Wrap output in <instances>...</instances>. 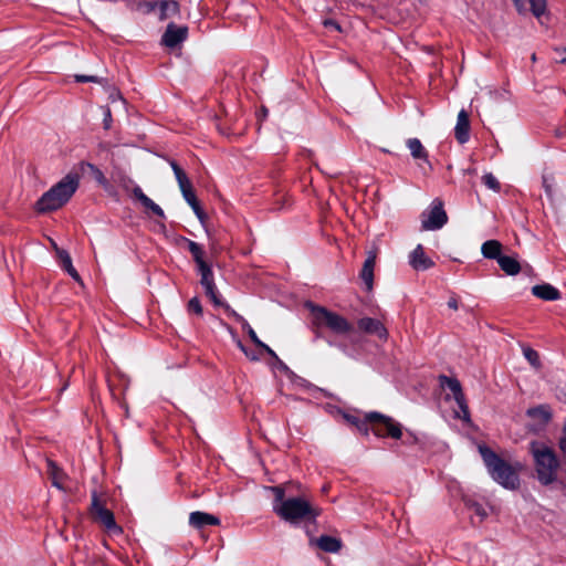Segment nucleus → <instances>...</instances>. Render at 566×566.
I'll return each mask as SVG.
<instances>
[{
	"label": "nucleus",
	"mask_w": 566,
	"mask_h": 566,
	"mask_svg": "<svg viewBox=\"0 0 566 566\" xmlns=\"http://www.w3.org/2000/svg\"><path fill=\"white\" fill-rule=\"evenodd\" d=\"M290 484L271 486L274 494L273 512L290 524L315 523L322 509L305 494L286 496Z\"/></svg>",
	"instance_id": "obj_1"
},
{
	"label": "nucleus",
	"mask_w": 566,
	"mask_h": 566,
	"mask_svg": "<svg viewBox=\"0 0 566 566\" xmlns=\"http://www.w3.org/2000/svg\"><path fill=\"white\" fill-rule=\"evenodd\" d=\"M80 186V174L69 172L56 185L44 192L36 201L39 212H51L63 207L75 193Z\"/></svg>",
	"instance_id": "obj_2"
},
{
	"label": "nucleus",
	"mask_w": 566,
	"mask_h": 566,
	"mask_svg": "<svg viewBox=\"0 0 566 566\" xmlns=\"http://www.w3.org/2000/svg\"><path fill=\"white\" fill-rule=\"evenodd\" d=\"M479 451L494 481L505 489L515 490L518 486L520 479L517 472L521 468L520 464L512 465L507 463L485 446H480Z\"/></svg>",
	"instance_id": "obj_3"
},
{
	"label": "nucleus",
	"mask_w": 566,
	"mask_h": 566,
	"mask_svg": "<svg viewBox=\"0 0 566 566\" xmlns=\"http://www.w3.org/2000/svg\"><path fill=\"white\" fill-rule=\"evenodd\" d=\"M306 306L311 312L312 325L316 329L317 336L323 328L337 336H346L354 331V325L343 315L313 303H308Z\"/></svg>",
	"instance_id": "obj_4"
},
{
	"label": "nucleus",
	"mask_w": 566,
	"mask_h": 566,
	"mask_svg": "<svg viewBox=\"0 0 566 566\" xmlns=\"http://www.w3.org/2000/svg\"><path fill=\"white\" fill-rule=\"evenodd\" d=\"M530 451L534 459L538 481L548 485L556 481L559 461L555 452L545 443L533 441Z\"/></svg>",
	"instance_id": "obj_5"
},
{
	"label": "nucleus",
	"mask_w": 566,
	"mask_h": 566,
	"mask_svg": "<svg viewBox=\"0 0 566 566\" xmlns=\"http://www.w3.org/2000/svg\"><path fill=\"white\" fill-rule=\"evenodd\" d=\"M188 249L197 264L198 273L200 274V284L205 289L206 295L211 300L216 306H224L214 284V277L211 266L203 259V250L200 244L195 241L188 242Z\"/></svg>",
	"instance_id": "obj_6"
},
{
	"label": "nucleus",
	"mask_w": 566,
	"mask_h": 566,
	"mask_svg": "<svg viewBox=\"0 0 566 566\" xmlns=\"http://www.w3.org/2000/svg\"><path fill=\"white\" fill-rule=\"evenodd\" d=\"M91 515L106 532L112 534L123 532L122 527L117 525L113 512L106 507L105 500L95 492L92 494Z\"/></svg>",
	"instance_id": "obj_7"
},
{
	"label": "nucleus",
	"mask_w": 566,
	"mask_h": 566,
	"mask_svg": "<svg viewBox=\"0 0 566 566\" xmlns=\"http://www.w3.org/2000/svg\"><path fill=\"white\" fill-rule=\"evenodd\" d=\"M420 220L422 231L441 229L448 222L443 201L440 198L433 199L430 206L421 213Z\"/></svg>",
	"instance_id": "obj_8"
},
{
	"label": "nucleus",
	"mask_w": 566,
	"mask_h": 566,
	"mask_svg": "<svg viewBox=\"0 0 566 566\" xmlns=\"http://www.w3.org/2000/svg\"><path fill=\"white\" fill-rule=\"evenodd\" d=\"M367 420L371 424V431L377 437H390L392 439H400L402 436L400 423L388 416L379 412H369L367 413Z\"/></svg>",
	"instance_id": "obj_9"
},
{
	"label": "nucleus",
	"mask_w": 566,
	"mask_h": 566,
	"mask_svg": "<svg viewBox=\"0 0 566 566\" xmlns=\"http://www.w3.org/2000/svg\"><path fill=\"white\" fill-rule=\"evenodd\" d=\"M440 384H441V386L447 387L452 391L453 398H454L459 409L462 412L461 417L464 420H469V418H470L469 407L467 405L465 397L462 391L460 381L455 378L440 376Z\"/></svg>",
	"instance_id": "obj_10"
},
{
	"label": "nucleus",
	"mask_w": 566,
	"mask_h": 566,
	"mask_svg": "<svg viewBox=\"0 0 566 566\" xmlns=\"http://www.w3.org/2000/svg\"><path fill=\"white\" fill-rule=\"evenodd\" d=\"M526 415L531 419L530 427L533 431L542 430L552 419V410L547 405L530 408Z\"/></svg>",
	"instance_id": "obj_11"
},
{
	"label": "nucleus",
	"mask_w": 566,
	"mask_h": 566,
	"mask_svg": "<svg viewBox=\"0 0 566 566\" xmlns=\"http://www.w3.org/2000/svg\"><path fill=\"white\" fill-rule=\"evenodd\" d=\"M188 28L177 27L174 23H169L161 38V42L167 48H175L187 39Z\"/></svg>",
	"instance_id": "obj_12"
},
{
	"label": "nucleus",
	"mask_w": 566,
	"mask_h": 566,
	"mask_svg": "<svg viewBox=\"0 0 566 566\" xmlns=\"http://www.w3.org/2000/svg\"><path fill=\"white\" fill-rule=\"evenodd\" d=\"M358 328L366 334L377 335L380 339L386 340L388 332L382 323L371 317H363L357 322Z\"/></svg>",
	"instance_id": "obj_13"
},
{
	"label": "nucleus",
	"mask_w": 566,
	"mask_h": 566,
	"mask_svg": "<svg viewBox=\"0 0 566 566\" xmlns=\"http://www.w3.org/2000/svg\"><path fill=\"white\" fill-rule=\"evenodd\" d=\"M377 253V248H374L367 252V259L365 260L360 271V277L368 290H371L374 283V268L376 264Z\"/></svg>",
	"instance_id": "obj_14"
},
{
	"label": "nucleus",
	"mask_w": 566,
	"mask_h": 566,
	"mask_svg": "<svg viewBox=\"0 0 566 566\" xmlns=\"http://www.w3.org/2000/svg\"><path fill=\"white\" fill-rule=\"evenodd\" d=\"M410 265L417 271H424L433 266V261L426 255L423 247L418 244L409 255Z\"/></svg>",
	"instance_id": "obj_15"
},
{
	"label": "nucleus",
	"mask_w": 566,
	"mask_h": 566,
	"mask_svg": "<svg viewBox=\"0 0 566 566\" xmlns=\"http://www.w3.org/2000/svg\"><path fill=\"white\" fill-rule=\"evenodd\" d=\"M454 135L460 144H464L469 140L470 136V120L469 114L465 109H461L458 114L457 125L454 128Z\"/></svg>",
	"instance_id": "obj_16"
},
{
	"label": "nucleus",
	"mask_w": 566,
	"mask_h": 566,
	"mask_svg": "<svg viewBox=\"0 0 566 566\" xmlns=\"http://www.w3.org/2000/svg\"><path fill=\"white\" fill-rule=\"evenodd\" d=\"M189 524L192 527L200 530V528L205 527L206 525H219L220 520L217 516L211 515L209 513L196 511V512L190 513Z\"/></svg>",
	"instance_id": "obj_17"
},
{
	"label": "nucleus",
	"mask_w": 566,
	"mask_h": 566,
	"mask_svg": "<svg viewBox=\"0 0 566 566\" xmlns=\"http://www.w3.org/2000/svg\"><path fill=\"white\" fill-rule=\"evenodd\" d=\"M532 293L544 301H556L560 298V292L547 283L533 286Z\"/></svg>",
	"instance_id": "obj_18"
},
{
	"label": "nucleus",
	"mask_w": 566,
	"mask_h": 566,
	"mask_svg": "<svg viewBox=\"0 0 566 566\" xmlns=\"http://www.w3.org/2000/svg\"><path fill=\"white\" fill-rule=\"evenodd\" d=\"M54 249L56 251V255L61 262V265L63 266V269L77 282L80 283L81 285H83V282H82V279L78 274V272L75 270V268L73 266L72 264V260H71V256L70 254L63 250V249H60L56 247V244H54Z\"/></svg>",
	"instance_id": "obj_19"
},
{
	"label": "nucleus",
	"mask_w": 566,
	"mask_h": 566,
	"mask_svg": "<svg viewBox=\"0 0 566 566\" xmlns=\"http://www.w3.org/2000/svg\"><path fill=\"white\" fill-rule=\"evenodd\" d=\"M133 195L134 197L140 201V203L148 210H150L154 214H156L159 218H165L164 210L155 203L149 197H147L140 187H134L133 188Z\"/></svg>",
	"instance_id": "obj_20"
},
{
	"label": "nucleus",
	"mask_w": 566,
	"mask_h": 566,
	"mask_svg": "<svg viewBox=\"0 0 566 566\" xmlns=\"http://www.w3.org/2000/svg\"><path fill=\"white\" fill-rule=\"evenodd\" d=\"M133 195L134 197L140 201V203L148 210H150L154 214H156L159 218H165L164 210L155 203L149 197H147L140 187H134L133 188Z\"/></svg>",
	"instance_id": "obj_21"
},
{
	"label": "nucleus",
	"mask_w": 566,
	"mask_h": 566,
	"mask_svg": "<svg viewBox=\"0 0 566 566\" xmlns=\"http://www.w3.org/2000/svg\"><path fill=\"white\" fill-rule=\"evenodd\" d=\"M407 147L413 159H421L430 166L428 151L418 138H409L407 140Z\"/></svg>",
	"instance_id": "obj_22"
},
{
	"label": "nucleus",
	"mask_w": 566,
	"mask_h": 566,
	"mask_svg": "<svg viewBox=\"0 0 566 566\" xmlns=\"http://www.w3.org/2000/svg\"><path fill=\"white\" fill-rule=\"evenodd\" d=\"M316 545L324 552L337 553L342 548L340 539L327 535H323L316 539Z\"/></svg>",
	"instance_id": "obj_23"
},
{
	"label": "nucleus",
	"mask_w": 566,
	"mask_h": 566,
	"mask_svg": "<svg viewBox=\"0 0 566 566\" xmlns=\"http://www.w3.org/2000/svg\"><path fill=\"white\" fill-rule=\"evenodd\" d=\"M502 244L497 240H488L482 244L481 252L486 259L497 260L502 256Z\"/></svg>",
	"instance_id": "obj_24"
},
{
	"label": "nucleus",
	"mask_w": 566,
	"mask_h": 566,
	"mask_svg": "<svg viewBox=\"0 0 566 566\" xmlns=\"http://www.w3.org/2000/svg\"><path fill=\"white\" fill-rule=\"evenodd\" d=\"M497 263L507 275H516L521 271V265L515 258L502 255Z\"/></svg>",
	"instance_id": "obj_25"
},
{
	"label": "nucleus",
	"mask_w": 566,
	"mask_h": 566,
	"mask_svg": "<svg viewBox=\"0 0 566 566\" xmlns=\"http://www.w3.org/2000/svg\"><path fill=\"white\" fill-rule=\"evenodd\" d=\"M159 19L166 20L179 13V3L175 0H166L159 3Z\"/></svg>",
	"instance_id": "obj_26"
},
{
	"label": "nucleus",
	"mask_w": 566,
	"mask_h": 566,
	"mask_svg": "<svg viewBox=\"0 0 566 566\" xmlns=\"http://www.w3.org/2000/svg\"><path fill=\"white\" fill-rule=\"evenodd\" d=\"M170 166L175 172L180 191L182 192V191L192 189V185H191L189 178L187 177L186 172L177 165V163L171 161Z\"/></svg>",
	"instance_id": "obj_27"
},
{
	"label": "nucleus",
	"mask_w": 566,
	"mask_h": 566,
	"mask_svg": "<svg viewBox=\"0 0 566 566\" xmlns=\"http://www.w3.org/2000/svg\"><path fill=\"white\" fill-rule=\"evenodd\" d=\"M48 473L52 480L54 486L59 489H63V478L64 473L59 469V467L53 461H48Z\"/></svg>",
	"instance_id": "obj_28"
},
{
	"label": "nucleus",
	"mask_w": 566,
	"mask_h": 566,
	"mask_svg": "<svg viewBox=\"0 0 566 566\" xmlns=\"http://www.w3.org/2000/svg\"><path fill=\"white\" fill-rule=\"evenodd\" d=\"M81 170L84 171V169H90L94 179L102 186H106L107 184V180H106V177L104 176L103 171L101 169H98L96 166L92 165V164H87V163H82L81 166H80Z\"/></svg>",
	"instance_id": "obj_29"
},
{
	"label": "nucleus",
	"mask_w": 566,
	"mask_h": 566,
	"mask_svg": "<svg viewBox=\"0 0 566 566\" xmlns=\"http://www.w3.org/2000/svg\"><path fill=\"white\" fill-rule=\"evenodd\" d=\"M248 335L249 337L251 338V340L258 346L260 347L261 349H263L266 354H269L270 356L272 357H276V354L274 353V350L272 348H270L266 344H264L262 340H260V338L258 337L256 333L254 332V329L252 327H249V332H248Z\"/></svg>",
	"instance_id": "obj_30"
},
{
	"label": "nucleus",
	"mask_w": 566,
	"mask_h": 566,
	"mask_svg": "<svg viewBox=\"0 0 566 566\" xmlns=\"http://www.w3.org/2000/svg\"><path fill=\"white\" fill-rule=\"evenodd\" d=\"M523 354H524V357L527 359V361L533 367L539 368V366H541L539 355L535 349H533L528 346H525V347H523Z\"/></svg>",
	"instance_id": "obj_31"
},
{
	"label": "nucleus",
	"mask_w": 566,
	"mask_h": 566,
	"mask_svg": "<svg viewBox=\"0 0 566 566\" xmlns=\"http://www.w3.org/2000/svg\"><path fill=\"white\" fill-rule=\"evenodd\" d=\"M531 10L536 18L543 15L546 11V0H528Z\"/></svg>",
	"instance_id": "obj_32"
},
{
	"label": "nucleus",
	"mask_w": 566,
	"mask_h": 566,
	"mask_svg": "<svg viewBox=\"0 0 566 566\" xmlns=\"http://www.w3.org/2000/svg\"><path fill=\"white\" fill-rule=\"evenodd\" d=\"M117 184L127 192H132L133 193V188L134 187H138L137 185L134 184V180L128 177V176H125V175H120L117 179Z\"/></svg>",
	"instance_id": "obj_33"
},
{
	"label": "nucleus",
	"mask_w": 566,
	"mask_h": 566,
	"mask_svg": "<svg viewBox=\"0 0 566 566\" xmlns=\"http://www.w3.org/2000/svg\"><path fill=\"white\" fill-rule=\"evenodd\" d=\"M467 506L469 507V510H471L475 515H478L481 521L484 520L486 516H488V513L485 511V509L476 503V502H473V501H468L467 502Z\"/></svg>",
	"instance_id": "obj_34"
},
{
	"label": "nucleus",
	"mask_w": 566,
	"mask_h": 566,
	"mask_svg": "<svg viewBox=\"0 0 566 566\" xmlns=\"http://www.w3.org/2000/svg\"><path fill=\"white\" fill-rule=\"evenodd\" d=\"M187 307H188V312L189 313H195L198 316H202V314H203V310H202L200 300L197 296L192 297L188 302V306Z\"/></svg>",
	"instance_id": "obj_35"
},
{
	"label": "nucleus",
	"mask_w": 566,
	"mask_h": 566,
	"mask_svg": "<svg viewBox=\"0 0 566 566\" xmlns=\"http://www.w3.org/2000/svg\"><path fill=\"white\" fill-rule=\"evenodd\" d=\"M483 182L484 185L492 189V190H499L500 189V182L492 174H486L483 176Z\"/></svg>",
	"instance_id": "obj_36"
},
{
	"label": "nucleus",
	"mask_w": 566,
	"mask_h": 566,
	"mask_svg": "<svg viewBox=\"0 0 566 566\" xmlns=\"http://www.w3.org/2000/svg\"><path fill=\"white\" fill-rule=\"evenodd\" d=\"M361 433L364 434H368L369 430H371V424L370 422L367 420V413L365 415L364 419H360V421L358 422L357 427H356Z\"/></svg>",
	"instance_id": "obj_37"
},
{
	"label": "nucleus",
	"mask_w": 566,
	"mask_h": 566,
	"mask_svg": "<svg viewBox=\"0 0 566 566\" xmlns=\"http://www.w3.org/2000/svg\"><path fill=\"white\" fill-rule=\"evenodd\" d=\"M237 344H238V347L245 354V356L250 360L258 361L260 359V356L258 354H255L254 352L248 350L240 340H238Z\"/></svg>",
	"instance_id": "obj_38"
},
{
	"label": "nucleus",
	"mask_w": 566,
	"mask_h": 566,
	"mask_svg": "<svg viewBox=\"0 0 566 566\" xmlns=\"http://www.w3.org/2000/svg\"><path fill=\"white\" fill-rule=\"evenodd\" d=\"M224 307H226L228 311H230V312H231V315H232V316H233L238 322H240V323L242 324L243 329H245V331H247V333H248V332H249V327H251V326H250V324H249V323H248V322H247V321H245L241 315H239V314H238V313H235L234 311L230 310V307H229L228 305H224Z\"/></svg>",
	"instance_id": "obj_39"
},
{
	"label": "nucleus",
	"mask_w": 566,
	"mask_h": 566,
	"mask_svg": "<svg viewBox=\"0 0 566 566\" xmlns=\"http://www.w3.org/2000/svg\"><path fill=\"white\" fill-rule=\"evenodd\" d=\"M181 193H182L184 199L188 202L189 206H193V203H196L197 197L193 192V189L182 191Z\"/></svg>",
	"instance_id": "obj_40"
},
{
	"label": "nucleus",
	"mask_w": 566,
	"mask_h": 566,
	"mask_svg": "<svg viewBox=\"0 0 566 566\" xmlns=\"http://www.w3.org/2000/svg\"><path fill=\"white\" fill-rule=\"evenodd\" d=\"M190 207L192 208V210L196 213V216L198 217V219L201 222H203L206 214H205L203 210L200 208L198 200L196 201V203H193V206H190Z\"/></svg>",
	"instance_id": "obj_41"
},
{
	"label": "nucleus",
	"mask_w": 566,
	"mask_h": 566,
	"mask_svg": "<svg viewBox=\"0 0 566 566\" xmlns=\"http://www.w3.org/2000/svg\"><path fill=\"white\" fill-rule=\"evenodd\" d=\"M190 207L192 208V210L196 213V216L198 217V219L201 222H203L206 214H205L203 210L200 208L198 200L196 201V203H193V206H190Z\"/></svg>",
	"instance_id": "obj_42"
},
{
	"label": "nucleus",
	"mask_w": 566,
	"mask_h": 566,
	"mask_svg": "<svg viewBox=\"0 0 566 566\" xmlns=\"http://www.w3.org/2000/svg\"><path fill=\"white\" fill-rule=\"evenodd\" d=\"M111 122H112V114H111V109L108 107H106L104 109V127L106 129H108L111 127Z\"/></svg>",
	"instance_id": "obj_43"
},
{
	"label": "nucleus",
	"mask_w": 566,
	"mask_h": 566,
	"mask_svg": "<svg viewBox=\"0 0 566 566\" xmlns=\"http://www.w3.org/2000/svg\"><path fill=\"white\" fill-rule=\"evenodd\" d=\"M543 186L545 188V191L548 196H552L553 193V184L551 182L549 178L544 176L543 177Z\"/></svg>",
	"instance_id": "obj_44"
},
{
	"label": "nucleus",
	"mask_w": 566,
	"mask_h": 566,
	"mask_svg": "<svg viewBox=\"0 0 566 566\" xmlns=\"http://www.w3.org/2000/svg\"><path fill=\"white\" fill-rule=\"evenodd\" d=\"M559 447H560V450H562L564 457L566 458V421H565V426L563 429V436L559 441Z\"/></svg>",
	"instance_id": "obj_45"
},
{
	"label": "nucleus",
	"mask_w": 566,
	"mask_h": 566,
	"mask_svg": "<svg viewBox=\"0 0 566 566\" xmlns=\"http://www.w3.org/2000/svg\"><path fill=\"white\" fill-rule=\"evenodd\" d=\"M76 82H99L96 76L75 75Z\"/></svg>",
	"instance_id": "obj_46"
},
{
	"label": "nucleus",
	"mask_w": 566,
	"mask_h": 566,
	"mask_svg": "<svg viewBox=\"0 0 566 566\" xmlns=\"http://www.w3.org/2000/svg\"><path fill=\"white\" fill-rule=\"evenodd\" d=\"M344 419H345L348 423H350V424H353V426H355V427H357L358 422L360 421V419H359L358 417L353 416V415H344Z\"/></svg>",
	"instance_id": "obj_47"
},
{
	"label": "nucleus",
	"mask_w": 566,
	"mask_h": 566,
	"mask_svg": "<svg viewBox=\"0 0 566 566\" xmlns=\"http://www.w3.org/2000/svg\"><path fill=\"white\" fill-rule=\"evenodd\" d=\"M556 54L559 63H566V49H556Z\"/></svg>",
	"instance_id": "obj_48"
},
{
	"label": "nucleus",
	"mask_w": 566,
	"mask_h": 566,
	"mask_svg": "<svg viewBox=\"0 0 566 566\" xmlns=\"http://www.w3.org/2000/svg\"><path fill=\"white\" fill-rule=\"evenodd\" d=\"M324 25L327 27V28H333L336 31H340L339 24L336 21H334V20H325L324 21Z\"/></svg>",
	"instance_id": "obj_49"
},
{
	"label": "nucleus",
	"mask_w": 566,
	"mask_h": 566,
	"mask_svg": "<svg viewBox=\"0 0 566 566\" xmlns=\"http://www.w3.org/2000/svg\"><path fill=\"white\" fill-rule=\"evenodd\" d=\"M448 306L454 311H457L459 308V304H458V300L455 297H451L449 301H448Z\"/></svg>",
	"instance_id": "obj_50"
},
{
	"label": "nucleus",
	"mask_w": 566,
	"mask_h": 566,
	"mask_svg": "<svg viewBox=\"0 0 566 566\" xmlns=\"http://www.w3.org/2000/svg\"><path fill=\"white\" fill-rule=\"evenodd\" d=\"M515 6L520 9L522 7V0H513Z\"/></svg>",
	"instance_id": "obj_51"
},
{
	"label": "nucleus",
	"mask_w": 566,
	"mask_h": 566,
	"mask_svg": "<svg viewBox=\"0 0 566 566\" xmlns=\"http://www.w3.org/2000/svg\"><path fill=\"white\" fill-rule=\"evenodd\" d=\"M262 114H263L264 116H266L268 111H266L265 108H263V109H262Z\"/></svg>",
	"instance_id": "obj_52"
}]
</instances>
